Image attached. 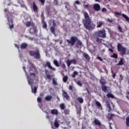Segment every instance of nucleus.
<instances>
[{
	"instance_id": "nucleus-31",
	"label": "nucleus",
	"mask_w": 129,
	"mask_h": 129,
	"mask_svg": "<svg viewBox=\"0 0 129 129\" xmlns=\"http://www.w3.org/2000/svg\"><path fill=\"white\" fill-rule=\"evenodd\" d=\"M63 112L64 114H66V115L69 114V113H70V110L69 109H64L63 110Z\"/></svg>"
},
{
	"instance_id": "nucleus-42",
	"label": "nucleus",
	"mask_w": 129,
	"mask_h": 129,
	"mask_svg": "<svg viewBox=\"0 0 129 129\" xmlns=\"http://www.w3.org/2000/svg\"><path fill=\"white\" fill-rule=\"evenodd\" d=\"M37 101L39 103H41V102H42V98L38 97L37 98Z\"/></svg>"
},
{
	"instance_id": "nucleus-60",
	"label": "nucleus",
	"mask_w": 129,
	"mask_h": 129,
	"mask_svg": "<svg viewBox=\"0 0 129 129\" xmlns=\"http://www.w3.org/2000/svg\"><path fill=\"white\" fill-rule=\"evenodd\" d=\"M42 21H44L45 20V17H43V18L42 17Z\"/></svg>"
},
{
	"instance_id": "nucleus-8",
	"label": "nucleus",
	"mask_w": 129,
	"mask_h": 129,
	"mask_svg": "<svg viewBox=\"0 0 129 129\" xmlns=\"http://www.w3.org/2000/svg\"><path fill=\"white\" fill-rule=\"evenodd\" d=\"M115 14L117 16H122V18L125 19L126 22H129V18L127 16H126V15L121 14V12H115Z\"/></svg>"
},
{
	"instance_id": "nucleus-17",
	"label": "nucleus",
	"mask_w": 129,
	"mask_h": 129,
	"mask_svg": "<svg viewBox=\"0 0 129 129\" xmlns=\"http://www.w3.org/2000/svg\"><path fill=\"white\" fill-rule=\"evenodd\" d=\"M54 125L55 127H56V128H58V127L60 126V124H59V120L57 118L54 120Z\"/></svg>"
},
{
	"instance_id": "nucleus-59",
	"label": "nucleus",
	"mask_w": 129,
	"mask_h": 129,
	"mask_svg": "<svg viewBox=\"0 0 129 129\" xmlns=\"http://www.w3.org/2000/svg\"><path fill=\"white\" fill-rule=\"evenodd\" d=\"M5 13H9V10H8V9H6L5 10Z\"/></svg>"
},
{
	"instance_id": "nucleus-41",
	"label": "nucleus",
	"mask_w": 129,
	"mask_h": 129,
	"mask_svg": "<svg viewBox=\"0 0 129 129\" xmlns=\"http://www.w3.org/2000/svg\"><path fill=\"white\" fill-rule=\"evenodd\" d=\"M42 27L43 29H47V23H46V22H44Z\"/></svg>"
},
{
	"instance_id": "nucleus-44",
	"label": "nucleus",
	"mask_w": 129,
	"mask_h": 129,
	"mask_svg": "<svg viewBox=\"0 0 129 129\" xmlns=\"http://www.w3.org/2000/svg\"><path fill=\"white\" fill-rule=\"evenodd\" d=\"M77 84H78V85H79V86H82V83L80 81H78Z\"/></svg>"
},
{
	"instance_id": "nucleus-52",
	"label": "nucleus",
	"mask_w": 129,
	"mask_h": 129,
	"mask_svg": "<svg viewBox=\"0 0 129 129\" xmlns=\"http://www.w3.org/2000/svg\"><path fill=\"white\" fill-rule=\"evenodd\" d=\"M75 3L77 5H81V3H80V2H79V1H75Z\"/></svg>"
},
{
	"instance_id": "nucleus-64",
	"label": "nucleus",
	"mask_w": 129,
	"mask_h": 129,
	"mask_svg": "<svg viewBox=\"0 0 129 129\" xmlns=\"http://www.w3.org/2000/svg\"><path fill=\"white\" fill-rule=\"evenodd\" d=\"M126 97L129 100V97H128V96H126Z\"/></svg>"
},
{
	"instance_id": "nucleus-20",
	"label": "nucleus",
	"mask_w": 129,
	"mask_h": 129,
	"mask_svg": "<svg viewBox=\"0 0 129 129\" xmlns=\"http://www.w3.org/2000/svg\"><path fill=\"white\" fill-rule=\"evenodd\" d=\"M107 88H109V87L105 86V85L101 86V89L104 92H105V93H107V92H108Z\"/></svg>"
},
{
	"instance_id": "nucleus-5",
	"label": "nucleus",
	"mask_w": 129,
	"mask_h": 129,
	"mask_svg": "<svg viewBox=\"0 0 129 129\" xmlns=\"http://www.w3.org/2000/svg\"><path fill=\"white\" fill-rule=\"evenodd\" d=\"M98 37L102 38V39H105V38H106V32L105 31V29H102L99 30L98 31Z\"/></svg>"
},
{
	"instance_id": "nucleus-32",
	"label": "nucleus",
	"mask_w": 129,
	"mask_h": 129,
	"mask_svg": "<svg viewBox=\"0 0 129 129\" xmlns=\"http://www.w3.org/2000/svg\"><path fill=\"white\" fill-rule=\"evenodd\" d=\"M53 63L56 67H59L60 65H59V62H58V61L56 59H55L53 60Z\"/></svg>"
},
{
	"instance_id": "nucleus-15",
	"label": "nucleus",
	"mask_w": 129,
	"mask_h": 129,
	"mask_svg": "<svg viewBox=\"0 0 129 129\" xmlns=\"http://www.w3.org/2000/svg\"><path fill=\"white\" fill-rule=\"evenodd\" d=\"M45 76L49 80H52V77L49 74V71L45 70Z\"/></svg>"
},
{
	"instance_id": "nucleus-29",
	"label": "nucleus",
	"mask_w": 129,
	"mask_h": 129,
	"mask_svg": "<svg viewBox=\"0 0 129 129\" xmlns=\"http://www.w3.org/2000/svg\"><path fill=\"white\" fill-rule=\"evenodd\" d=\"M28 84L32 87V86H33V80H32V79H31V78H29L28 79Z\"/></svg>"
},
{
	"instance_id": "nucleus-57",
	"label": "nucleus",
	"mask_w": 129,
	"mask_h": 129,
	"mask_svg": "<svg viewBox=\"0 0 129 129\" xmlns=\"http://www.w3.org/2000/svg\"><path fill=\"white\" fill-rule=\"evenodd\" d=\"M23 69L25 73H27V72L26 71V67H23Z\"/></svg>"
},
{
	"instance_id": "nucleus-40",
	"label": "nucleus",
	"mask_w": 129,
	"mask_h": 129,
	"mask_svg": "<svg viewBox=\"0 0 129 129\" xmlns=\"http://www.w3.org/2000/svg\"><path fill=\"white\" fill-rule=\"evenodd\" d=\"M32 26V23L30 21H28L26 22V27H31Z\"/></svg>"
},
{
	"instance_id": "nucleus-11",
	"label": "nucleus",
	"mask_w": 129,
	"mask_h": 129,
	"mask_svg": "<svg viewBox=\"0 0 129 129\" xmlns=\"http://www.w3.org/2000/svg\"><path fill=\"white\" fill-rule=\"evenodd\" d=\"M52 25L53 26L50 28L51 33L53 34V35H56V33H55V27H56V23L55 22V20L53 21Z\"/></svg>"
},
{
	"instance_id": "nucleus-28",
	"label": "nucleus",
	"mask_w": 129,
	"mask_h": 129,
	"mask_svg": "<svg viewBox=\"0 0 129 129\" xmlns=\"http://www.w3.org/2000/svg\"><path fill=\"white\" fill-rule=\"evenodd\" d=\"M100 83L101 84V86L103 85H105L106 84V82L104 79H101L100 81Z\"/></svg>"
},
{
	"instance_id": "nucleus-51",
	"label": "nucleus",
	"mask_w": 129,
	"mask_h": 129,
	"mask_svg": "<svg viewBox=\"0 0 129 129\" xmlns=\"http://www.w3.org/2000/svg\"><path fill=\"white\" fill-rule=\"evenodd\" d=\"M31 68H33V69H34V70H36V67H35V66H34L33 64H31Z\"/></svg>"
},
{
	"instance_id": "nucleus-53",
	"label": "nucleus",
	"mask_w": 129,
	"mask_h": 129,
	"mask_svg": "<svg viewBox=\"0 0 129 129\" xmlns=\"http://www.w3.org/2000/svg\"><path fill=\"white\" fill-rule=\"evenodd\" d=\"M61 68H63V69L66 68V65H65L64 63H63L62 64H61Z\"/></svg>"
},
{
	"instance_id": "nucleus-18",
	"label": "nucleus",
	"mask_w": 129,
	"mask_h": 129,
	"mask_svg": "<svg viewBox=\"0 0 129 129\" xmlns=\"http://www.w3.org/2000/svg\"><path fill=\"white\" fill-rule=\"evenodd\" d=\"M50 113L51 114H53V115L55 114L56 115H58V114H59V112L58 111V110L56 109H53L51 110Z\"/></svg>"
},
{
	"instance_id": "nucleus-9",
	"label": "nucleus",
	"mask_w": 129,
	"mask_h": 129,
	"mask_svg": "<svg viewBox=\"0 0 129 129\" xmlns=\"http://www.w3.org/2000/svg\"><path fill=\"white\" fill-rule=\"evenodd\" d=\"M43 66L44 68L48 67V68H49V69H51L53 71H55V70H56L54 68H52V66H51V63L49 61H47L46 63L43 64Z\"/></svg>"
},
{
	"instance_id": "nucleus-55",
	"label": "nucleus",
	"mask_w": 129,
	"mask_h": 129,
	"mask_svg": "<svg viewBox=\"0 0 129 129\" xmlns=\"http://www.w3.org/2000/svg\"><path fill=\"white\" fill-rule=\"evenodd\" d=\"M30 76L33 75V76H34V77H36V74H35V73H30Z\"/></svg>"
},
{
	"instance_id": "nucleus-61",
	"label": "nucleus",
	"mask_w": 129,
	"mask_h": 129,
	"mask_svg": "<svg viewBox=\"0 0 129 129\" xmlns=\"http://www.w3.org/2000/svg\"><path fill=\"white\" fill-rule=\"evenodd\" d=\"M95 2H98V3H100V0H95Z\"/></svg>"
},
{
	"instance_id": "nucleus-63",
	"label": "nucleus",
	"mask_w": 129,
	"mask_h": 129,
	"mask_svg": "<svg viewBox=\"0 0 129 129\" xmlns=\"http://www.w3.org/2000/svg\"><path fill=\"white\" fill-rule=\"evenodd\" d=\"M68 2H64V5H68Z\"/></svg>"
},
{
	"instance_id": "nucleus-22",
	"label": "nucleus",
	"mask_w": 129,
	"mask_h": 129,
	"mask_svg": "<svg viewBox=\"0 0 129 129\" xmlns=\"http://www.w3.org/2000/svg\"><path fill=\"white\" fill-rule=\"evenodd\" d=\"M83 56L87 61H89L90 60V56H89V55H88L86 52H84L83 53Z\"/></svg>"
},
{
	"instance_id": "nucleus-38",
	"label": "nucleus",
	"mask_w": 129,
	"mask_h": 129,
	"mask_svg": "<svg viewBox=\"0 0 129 129\" xmlns=\"http://www.w3.org/2000/svg\"><path fill=\"white\" fill-rule=\"evenodd\" d=\"M78 101L80 102V103H83V98L82 97H79L78 98Z\"/></svg>"
},
{
	"instance_id": "nucleus-6",
	"label": "nucleus",
	"mask_w": 129,
	"mask_h": 129,
	"mask_svg": "<svg viewBox=\"0 0 129 129\" xmlns=\"http://www.w3.org/2000/svg\"><path fill=\"white\" fill-rule=\"evenodd\" d=\"M7 18L8 25H9V29L12 31V29H14V24H13V19L12 18V16H9V15L6 16Z\"/></svg>"
},
{
	"instance_id": "nucleus-23",
	"label": "nucleus",
	"mask_w": 129,
	"mask_h": 129,
	"mask_svg": "<svg viewBox=\"0 0 129 129\" xmlns=\"http://www.w3.org/2000/svg\"><path fill=\"white\" fill-rule=\"evenodd\" d=\"M106 96L108 98H112V99H114V95L111 93H108L106 94Z\"/></svg>"
},
{
	"instance_id": "nucleus-3",
	"label": "nucleus",
	"mask_w": 129,
	"mask_h": 129,
	"mask_svg": "<svg viewBox=\"0 0 129 129\" xmlns=\"http://www.w3.org/2000/svg\"><path fill=\"white\" fill-rule=\"evenodd\" d=\"M28 53L31 57H33L34 59L37 60H40L41 59V53H40V50L39 49L36 50H30L28 51Z\"/></svg>"
},
{
	"instance_id": "nucleus-4",
	"label": "nucleus",
	"mask_w": 129,
	"mask_h": 129,
	"mask_svg": "<svg viewBox=\"0 0 129 129\" xmlns=\"http://www.w3.org/2000/svg\"><path fill=\"white\" fill-rule=\"evenodd\" d=\"M29 33L31 35H37L38 34V28L34 23H32L31 27L29 29Z\"/></svg>"
},
{
	"instance_id": "nucleus-58",
	"label": "nucleus",
	"mask_w": 129,
	"mask_h": 129,
	"mask_svg": "<svg viewBox=\"0 0 129 129\" xmlns=\"http://www.w3.org/2000/svg\"><path fill=\"white\" fill-rule=\"evenodd\" d=\"M44 96V93H41L40 94V96H41V97H42Z\"/></svg>"
},
{
	"instance_id": "nucleus-30",
	"label": "nucleus",
	"mask_w": 129,
	"mask_h": 129,
	"mask_svg": "<svg viewBox=\"0 0 129 129\" xmlns=\"http://www.w3.org/2000/svg\"><path fill=\"white\" fill-rule=\"evenodd\" d=\"M111 58H114L115 59H117L118 55L116 53H114L112 55L110 56Z\"/></svg>"
},
{
	"instance_id": "nucleus-45",
	"label": "nucleus",
	"mask_w": 129,
	"mask_h": 129,
	"mask_svg": "<svg viewBox=\"0 0 129 129\" xmlns=\"http://www.w3.org/2000/svg\"><path fill=\"white\" fill-rule=\"evenodd\" d=\"M83 7L85 9H88V8H89V5H88V4H87V5L84 4Z\"/></svg>"
},
{
	"instance_id": "nucleus-2",
	"label": "nucleus",
	"mask_w": 129,
	"mask_h": 129,
	"mask_svg": "<svg viewBox=\"0 0 129 129\" xmlns=\"http://www.w3.org/2000/svg\"><path fill=\"white\" fill-rule=\"evenodd\" d=\"M66 42L71 46H74L75 45L77 49L81 48V46H82V42L80 40H78V37L75 36H71L70 39L66 40Z\"/></svg>"
},
{
	"instance_id": "nucleus-62",
	"label": "nucleus",
	"mask_w": 129,
	"mask_h": 129,
	"mask_svg": "<svg viewBox=\"0 0 129 129\" xmlns=\"http://www.w3.org/2000/svg\"><path fill=\"white\" fill-rule=\"evenodd\" d=\"M56 98H57V100H60V98H59V97H57Z\"/></svg>"
},
{
	"instance_id": "nucleus-50",
	"label": "nucleus",
	"mask_w": 129,
	"mask_h": 129,
	"mask_svg": "<svg viewBox=\"0 0 129 129\" xmlns=\"http://www.w3.org/2000/svg\"><path fill=\"white\" fill-rule=\"evenodd\" d=\"M69 89L70 90H73V87L72 86V85H70L69 86Z\"/></svg>"
},
{
	"instance_id": "nucleus-24",
	"label": "nucleus",
	"mask_w": 129,
	"mask_h": 129,
	"mask_svg": "<svg viewBox=\"0 0 129 129\" xmlns=\"http://www.w3.org/2000/svg\"><path fill=\"white\" fill-rule=\"evenodd\" d=\"M105 102L107 107L109 108V110H111V107L110 106V103L109 102V101L107 100Z\"/></svg>"
},
{
	"instance_id": "nucleus-14",
	"label": "nucleus",
	"mask_w": 129,
	"mask_h": 129,
	"mask_svg": "<svg viewBox=\"0 0 129 129\" xmlns=\"http://www.w3.org/2000/svg\"><path fill=\"white\" fill-rule=\"evenodd\" d=\"M93 123H95L96 125H98L99 127L101 126V122L98 120V119H95L93 122Z\"/></svg>"
},
{
	"instance_id": "nucleus-16",
	"label": "nucleus",
	"mask_w": 129,
	"mask_h": 129,
	"mask_svg": "<svg viewBox=\"0 0 129 129\" xmlns=\"http://www.w3.org/2000/svg\"><path fill=\"white\" fill-rule=\"evenodd\" d=\"M104 24L105 23L104 22V21H98L97 22V28H101V27H102V26H103Z\"/></svg>"
},
{
	"instance_id": "nucleus-21",
	"label": "nucleus",
	"mask_w": 129,
	"mask_h": 129,
	"mask_svg": "<svg viewBox=\"0 0 129 129\" xmlns=\"http://www.w3.org/2000/svg\"><path fill=\"white\" fill-rule=\"evenodd\" d=\"M21 49H27L28 48V44L27 43H23L20 45Z\"/></svg>"
},
{
	"instance_id": "nucleus-19",
	"label": "nucleus",
	"mask_w": 129,
	"mask_h": 129,
	"mask_svg": "<svg viewBox=\"0 0 129 129\" xmlns=\"http://www.w3.org/2000/svg\"><path fill=\"white\" fill-rule=\"evenodd\" d=\"M95 39L96 40V42L98 43L99 45L102 44V39L99 38V36H96L95 37Z\"/></svg>"
},
{
	"instance_id": "nucleus-12",
	"label": "nucleus",
	"mask_w": 129,
	"mask_h": 129,
	"mask_svg": "<svg viewBox=\"0 0 129 129\" xmlns=\"http://www.w3.org/2000/svg\"><path fill=\"white\" fill-rule=\"evenodd\" d=\"M93 8L96 12H99L100 10V5L98 4H95L94 5Z\"/></svg>"
},
{
	"instance_id": "nucleus-47",
	"label": "nucleus",
	"mask_w": 129,
	"mask_h": 129,
	"mask_svg": "<svg viewBox=\"0 0 129 129\" xmlns=\"http://www.w3.org/2000/svg\"><path fill=\"white\" fill-rule=\"evenodd\" d=\"M107 22H108V23H112L113 22V20L108 18Z\"/></svg>"
},
{
	"instance_id": "nucleus-49",
	"label": "nucleus",
	"mask_w": 129,
	"mask_h": 129,
	"mask_svg": "<svg viewBox=\"0 0 129 129\" xmlns=\"http://www.w3.org/2000/svg\"><path fill=\"white\" fill-rule=\"evenodd\" d=\"M53 83L54 85H57L58 84L57 83V81H55V79H53Z\"/></svg>"
},
{
	"instance_id": "nucleus-35",
	"label": "nucleus",
	"mask_w": 129,
	"mask_h": 129,
	"mask_svg": "<svg viewBox=\"0 0 129 129\" xmlns=\"http://www.w3.org/2000/svg\"><path fill=\"white\" fill-rule=\"evenodd\" d=\"M76 75H78V73L77 71H75L72 75V76L73 78H75V77H76Z\"/></svg>"
},
{
	"instance_id": "nucleus-27",
	"label": "nucleus",
	"mask_w": 129,
	"mask_h": 129,
	"mask_svg": "<svg viewBox=\"0 0 129 129\" xmlns=\"http://www.w3.org/2000/svg\"><path fill=\"white\" fill-rule=\"evenodd\" d=\"M59 107L61 110H64V109H65V107H66V106H65V104L61 103L59 105Z\"/></svg>"
},
{
	"instance_id": "nucleus-7",
	"label": "nucleus",
	"mask_w": 129,
	"mask_h": 129,
	"mask_svg": "<svg viewBox=\"0 0 129 129\" xmlns=\"http://www.w3.org/2000/svg\"><path fill=\"white\" fill-rule=\"evenodd\" d=\"M62 96L63 98V99H66V100H70V96L69 95H68V93H67V92L66 91L62 90Z\"/></svg>"
},
{
	"instance_id": "nucleus-43",
	"label": "nucleus",
	"mask_w": 129,
	"mask_h": 129,
	"mask_svg": "<svg viewBox=\"0 0 129 129\" xmlns=\"http://www.w3.org/2000/svg\"><path fill=\"white\" fill-rule=\"evenodd\" d=\"M102 13H106V12H107V9H106L105 8H103L102 9Z\"/></svg>"
},
{
	"instance_id": "nucleus-13",
	"label": "nucleus",
	"mask_w": 129,
	"mask_h": 129,
	"mask_svg": "<svg viewBox=\"0 0 129 129\" xmlns=\"http://www.w3.org/2000/svg\"><path fill=\"white\" fill-rule=\"evenodd\" d=\"M33 5V10L34 11V13H38V11L39 10V8H38V6H37V4L35 2L32 3Z\"/></svg>"
},
{
	"instance_id": "nucleus-54",
	"label": "nucleus",
	"mask_w": 129,
	"mask_h": 129,
	"mask_svg": "<svg viewBox=\"0 0 129 129\" xmlns=\"http://www.w3.org/2000/svg\"><path fill=\"white\" fill-rule=\"evenodd\" d=\"M108 51H109L110 52H111V53H113V49H111V48H109L108 49Z\"/></svg>"
},
{
	"instance_id": "nucleus-25",
	"label": "nucleus",
	"mask_w": 129,
	"mask_h": 129,
	"mask_svg": "<svg viewBox=\"0 0 129 129\" xmlns=\"http://www.w3.org/2000/svg\"><path fill=\"white\" fill-rule=\"evenodd\" d=\"M52 98L53 97L52 96L48 95L45 97V100L46 101H50V100H51V99H52Z\"/></svg>"
},
{
	"instance_id": "nucleus-48",
	"label": "nucleus",
	"mask_w": 129,
	"mask_h": 129,
	"mask_svg": "<svg viewBox=\"0 0 129 129\" xmlns=\"http://www.w3.org/2000/svg\"><path fill=\"white\" fill-rule=\"evenodd\" d=\"M97 59H98V60H99L100 61H103V59L100 56H97Z\"/></svg>"
},
{
	"instance_id": "nucleus-56",
	"label": "nucleus",
	"mask_w": 129,
	"mask_h": 129,
	"mask_svg": "<svg viewBox=\"0 0 129 129\" xmlns=\"http://www.w3.org/2000/svg\"><path fill=\"white\" fill-rule=\"evenodd\" d=\"M115 76H116V74H115V73H114L113 74V75H112V77H113V78H115Z\"/></svg>"
},
{
	"instance_id": "nucleus-36",
	"label": "nucleus",
	"mask_w": 129,
	"mask_h": 129,
	"mask_svg": "<svg viewBox=\"0 0 129 129\" xmlns=\"http://www.w3.org/2000/svg\"><path fill=\"white\" fill-rule=\"evenodd\" d=\"M113 116H114V115H113V114H108L107 117H108V119H112V117H113Z\"/></svg>"
},
{
	"instance_id": "nucleus-39",
	"label": "nucleus",
	"mask_w": 129,
	"mask_h": 129,
	"mask_svg": "<svg viewBox=\"0 0 129 129\" xmlns=\"http://www.w3.org/2000/svg\"><path fill=\"white\" fill-rule=\"evenodd\" d=\"M67 80H68V77H67V76H65L63 78V82H67Z\"/></svg>"
},
{
	"instance_id": "nucleus-10",
	"label": "nucleus",
	"mask_w": 129,
	"mask_h": 129,
	"mask_svg": "<svg viewBox=\"0 0 129 129\" xmlns=\"http://www.w3.org/2000/svg\"><path fill=\"white\" fill-rule=\"evenodd\" d=\"M76 62H77V60L76 59H72L71 60H68L67 61V64L68 67H70V65H71V64H72V63H73V64H74L75 65H76Z\"/></svg>"
},
{
	"instance_id": "nucleus-37",
	"label": "nucleus",
	"mask_w": 129,
	"mask_h": 129,
	"mask_svg": "<svg viewBox=\"0 0 129 129\" xmlns=\"http://www.w3.org/2000/svg\"><path fill=\"white\" fill-rule=\"evenodd\" d=\"M96 105L99 108L100 107H102L101 104L99 101H96Z\"/></svg>"
},
{
	"instance_id": "nucleus-26",
	"label": "nucleus",
	"mask_w": 129,
	"mask_h": 129,
	"mask_svg": "<svg viewBox=\"0 0 129 129\" xmlns=\"http://www.w3.org/2000/svg\"><path fill=\"white\" fill-rule=\"evenodd\" d=\"M37 88H38V87H35L34 88H33V86L31 87V92L32 93H34V94H36V93H37Z\"/></svg>"
},
{
	"instance_id": "nucleus-33",
	"label": "nucleus",
	"mask_w": 129,
	"mask_h": 129,
	"mask_svg": "<svg viewBox=\"0 0 129 129\" xmlns=\"http://www.w3.org/2000/svg\"><path fill=\"white\" fill-rule=\"evenodd\" d=\"M123 58H120V60L119 61V62L117 64V65H123Z\"/></svg>"
},
{
	"instance_id": "nucleus-1",
	"label": "nucleus",
	"mask_w": 129,
	"mask_h": 129,
	"mask_svg": "<svg viewBox=\"0 0 129 129\" xmlns=\"http://www.w3.org/2000/svg\"><path fill=\"white\" fill-rule=\"evenodd\" d=\"M84 19L83 20V24L87 30H94L95 25L91 23V19L89 17V14L86 12L84 13Z\"/></svg>"
},
{
	"instance_id": "nucleus-34",
	"label": "nucleus",
	"mask_w": 129,
	"mask_h": 129,
	"mask_svg": "<svg viewBox=\"0 0 129 129\" xmlns=\"http://www.w3.org/2000/svg\"><path fill=\"white\" fill-rule=\"evenodd\" d=\"M117 29L118 30L120 33H123L124 31H122V27H120V26H117Z\"/></svg>"
},
{
	"instance_id": "nucleus-46",
	"label": "nucleus",
	"mask_w": 129,
	"mask_h": 129,
	"mask_svg": "<svg viewBox=\"0 0 129 129\" xmlns=\"http://www.w3.org/2000/svg\"><path fill=\"white\" fill-rule=\"evenodd\" d=\"M39 2H40L42 6H44V5H45V0H39Z\"/></svg>"
}]
</instances>
